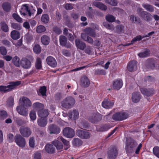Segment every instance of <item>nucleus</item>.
Returning <instances> with one entry per match:
<instances>
[{
  "mask_svg": "<svg viewBox=\"0 0 159 159\" xmlns=\"http://www.w3.org/2000/svg\"><path fill=\"white\" fill-rule=\"evenodd\" d=\"M75 103V100L73 97H67L61 102V105L65 108L70 109L74 106Z\"/></svg>",
  "mask_w": 159,
  "mask_h": 159,
  "instance_id": "obj_1",
  "label": "nucleus"
},
{
  "mask_svg": "<svg viewBox=\"0 0 159 159\" xmlns=\"http://www.w3.org/2000/svg\"><path fill=\"white\" fill-rule=\"evenodd\" d=\"M137 11L138 14L147 22H149L152 20V17L151 14L146 11H143L142 8H139Z\"/></svg>",
  "mask_w": 159,
  "mask_h": 159,
  "instance_id": "obj_2",
  "label": "nucleus"
},
{
  "mask_svg": "<svg viewBox=\"0 0 159 159\" xmlns=\"http://www.w3.org/2000/svg\"><path fill=\"white\" fill-rule=\"evenodd\" d=\"M103 116L97 112L91 114L89 116L88 120L89 121L93 124H97L102 119Z\"/></svg>",
  "mask_w": 159,
  "mask_h": 159,
  "instance_id": "obj_3",
  "label": "nucleus"
},
{
  "mask_svg": "<svg viewBox=\"0 0 159 159\" xmlns=\"http://www.w3.org/2000/svg\"><path fill=\"white\" fill-rule=\"evenodd\" d=\"M138 144L137 142L134 139L130 138L128 140L125 150L127 153H130L134 152V149L136 147Z\"/></svg>",
  "mask_w": 159,
  "mask_h": 159,
  "instance_id": "obj_4",
  "label": "nucleus"
},
{
  "mask_svg": "<svg viewBox=\"0 0 159 159\" xmlns=\"http://www.w3.org/2000/svg\"><path fill=\"white\" fill-rule=\"evenodd\" d=\"M129 117V114L124 112H117L113 114L112 119L115 121H121L124 120Z\"/></svg>",
  "mask_w": 159,
  "mask_h": 159,
  "instance_id": "obj_5",
  "label": "nucleus"
},
{
  "mask_svg": "<svg viewBox=\"0 0 159 159\" xmlns=\"http://www.w3.org/2000/svg\"><path fill=\"white\" fill-rule=\"evenodd\" d=\"M15 142L20 147L23 148L26 144L25 139L20 134H16L14 138Z\"/></svg>",
  "mask_w": 159,
  "mask_h": 159,
  "instance_id": "obj_6",
  "label": "nucleus"
},
{
  "mask_svg": "<svg viewBox=\"0 0 159 159\" xmlns=\"http://www.w3.org/2000/svg\"><path fill=\"white\" fill-rule=\"evenodd\" d=\"M118 154V149L115 146H111L107 153L109 159H115Z\"/></svg>",
  "mask_w": 159,
  "mask_h": 159,
  "instance_id": "obj_7",
  "label": "nucleus"
},
{
  "mask_svg": "<svg viewBox=\"0 0 159 159\" xmlns=\"http://www.w3.org/2000/svg\"><path fill=\"white\" fill-rule=\"evenodd\" d=\"M63 135L68 138H71L73 137L75 134L74 130L69 127H66L64 128L63 130Z\"/></svg>",
  "mask_w": 159,
  "mask_h": 159,
  "instance_id": "obj_8",
  "label": "nucleus"
},
{
  "mask_svg": "<svg viewBox=\"0 0 159 159\" xmlns=\"http://www.w3.org/2000/svg\"><path fill=\"white\" fill-rule=\"evenodd\" d=\"M21 135L24 137H29L31 134L32 131L30 128L26 126H21L19 129Z\"/></svg>",
  "mask_w": 159,
  "mask_h": 159,
  "instance_id": "obj_9",
  "label": "nucleus"
},
{
  "mask_svg": "<svg viewBox=\"0 0 159 159\" xmlns=\"http://www.w3.org/2000/svg\"><path fill=\"white\" fill-rule=\"evenodd\" d=\"M76 134L78 136L83 139H88L90 136V133L85 130L78 129L76 131Z\"/></svg>",
  "mask_w": 159,
  "mask_h": 159,
  "instance_id": "obj_10",
  "label": "nucleus"
},
{
  "mask_svg": "<svg viewBox=\"0 0 159 159\" xmlns=\"http://www.w3.org/2000/svg\"><path fill=\"white\" fill-rule=\"evenodd\" d=\"M59 42L60 45L62 47L67 48L71 47V44L69 42H67V38L64 35L60 36Z\"/></svg>",
  "mask_w": 159,
  "mask_h": 159,
  "instance_id": "obj_11",
  "label": "nucleus"
},
{
  "mask_svg": "<svg viewBox=\"0 0 159 159\" xmlns=\"http://www.w3.org/2000/svg\"><path fill=\"white\" fill-rule=\"evenodd\" d=\"M114 102V100L111 101L107 98H105L102 103V105L104 108L111 109L113 107Z\"/></svg>",
  "mask_w": 159,
  "mask_h": 159,
  "instance_id": "obj_12",
  "label": "nucleus"
},
{
  "mask_svg": "<svg viewBox=\"0 0 159 159\" xmlns=\"http://www.w3.org/2000/svg\"><path fill=\"white\" fill-rule=\"evenodd\" d=\"M140 90L143 94L147 97H149L154 94V90L152 88L147 89L141 88Z\"/></svg>",
  "mask_w": 159,
  "mask_h": 159,
  "instance_id": "obj_13",
  "label": "nucleus"
},
{
  "mask_svg": "<svg viewBox=\"0 0 159 159\" xmlns=\"http://www.w3.org/2000/svg\"><path fill=\"white\" fill-rule=\"evenodd\" d=\"M137 62L135 60H132L128 63L127 66V68L130 72L134 71L137 70Z\"/></svg>",
  "mask_w": 159,
  "mask_h": 159,
  "instance_id": "obj_14",
  "label": "nucleus"
},
{
  "mask_svg": "<svg viewBox=\"0 0 159 159\" xmlns=\"http://www.w3.org/2000/svg\"><path fill=\"white\" fill-rule=\"evenodd\" d=\"M8 85L6 86L8 92L12 91L16 87L18 86L21 84L20 81H11L8 83Z\"/></svg>",
  "mask_w": 159,
  "mask_h": 159,
  "instance_id": "obj_15",
  "label": "nucleus"
},
{
  "mask_svg": "<svg viewBox=\"0 0 159 159\" xmlns=\"http://www.w3.org/2000/svg\"><path fill=\"white\" fill-rule=\"evenodd\" d=\"M18 112L20 115L26 116L28 114V111L27 108L22 105L18 106L16 107Z\"/></svg>",
  "mask_w": 159,
  "mask_h": 159,
  "instance_id": "obj_16",
  "label": "nucleus"
},
{
  "mask_svg": "<svg viewBox=\"0 0 159 159\" xmlns=\"http://www.w3.org/2000/svg\"><path fill=\"white\" fill-rule=\"evenodd\" d=\"M49 132L50 134H59L60 131V129L57 126L52 124L49 125L48 127Z\"/></svg>",
  "mask_w": 159,
  "mask_h": 159,
  "instance_id": "obj_17",
  "label": "nucleus"
},
{
  "mask_svg": "<svg viewBox=\"0 0 159 159\" xmlns=\"http://www.w3.org/2000/svg\"><path fill=\"white\" fill-rule=\"evenodd\" d=\"M46 61L47 64L53 68L56 66L57 61L53 57L51 56L48 57L46 59Z\"/></svg>",
  "mask_w": 159,
  "mask_h": 159,
  "instance_id": "obj_18",
  "label": "nucleus"
},
{
  "mask_svg": "<svg viewBox=\"0 0 159 159\" xmlns=\"http://www.w3.org/2000/svg\"><path fill=\"white\" fill-rule=\"evenodd\" d=\"M21 66L24 68L28 69L31 66L30 61L27 58H24L22 59L21 63Z\"/></svg>",
  "mask_w": 159,
  "mask_h": 159,
  "instance_id": "obj_19",
  "label": "nucleus"
},
{
  "mask_svg": "<svg viewBox=\"0 0 159 159\" xmlns=\"http://www.w3.org/2000/svg\"><path fill=\"white\" fill-rule=\"evenodd\" d=\"M111 127L108 124H105L96 127V130L99 132H103L107 131Z\"/></svg>",
  "mask_w": 159,
  "mask_h": 159,
  "instance_id": "obj_20",
  "label": "nucleus"
},
{
  "mask_svg": "<svg viewBox=\"0 0 159 159\" xmlns=\"http://www.w3.org/2000/svg\"><path fill=\"white\" fill-rule=\"evenodd\" d=\"M123 82L121 79H117L113 81V87L114 89L119 90L122 86Z\"/></svg>",
  "mask_w": 159,
  "mask_h": 159,
  "instance_id": "obj_21",
  "label": "nucleus"
},
{
  "mask_svg": "<svg viewBox=\"0 0 159 159\" xmlns=\"http://www.w3.org/2000/svg\"><path fill=\"white\" fill-rule=\"evenodd\" d=\"M75 44L77 48L80 50H84L86 48L85 43L79 39L75 40Z\"/></svg>",
  "mask_w": 159,
  "mask_h": 159,
  "instance_id": "obj_22",
  "label": "nucleus"
},
{
  "mask_svg": "<svg viewBox=\"0 0 159 159\" xmlns=\"http://www.w3.org/2000/svg\"><path fill=\"white\" fill-rule=\"evenodd\" d=\"M80 84L82 86L87 87L89 85L90 82L86 76H84L81 78Z\"/></svg>",
  "mask_w": 159,
  "mask_h": 159,
  "instance_id": "obj_23",
  "label": "nucleus"
},
{
  "mask_svg": "<svg viewBox=\"0 0 159 159\" xmlns=\"http://www.w3.org/2000/svg\"><path fill=\"white\" fill-rule=\"evenodd\" d=\"M141 95L139 92H134L132 94L131 99L133 102L137 103L141 98Z\"/></svg>",
  "mask_w": 159,
  "mask_h": 159,
  "instance_id": "obj_24",
  "label": "nucleus"
},
{
  "mask_svg": "<svg viewBox=\"0 0 159 159\" xmlns=\"http://www.w3.org/2000/svg\"><path fill=\"white\" fill-rule=\"evenodd\" d=\"M46 87L45 86H41L38 90H37V93L39 96H46Z\"/></svg>",
  "mask_w": 159,
  "mask_h": 159,
  "instance_id": "obj_25",
  "label": "nucleus"
},
{
  "mask_svg": "<svg viewBox=\"0 0 159 159\" xmlns=\"http://www.w3.org/2000/svg\"><path fill=\"white\" fill-rule=\"evenodd\" d=\"M22 100L23 103V105L27 108L30 107L32 105V103L30 100L27 97H23L22 98Z\"/></svg>",
  "mask_w": 159,
  "mask_h": 159,
  "instance_id": "obj_26",
  "label": "nucleus"
},
{
  "mask_svg": "<svg viewBox=\"0 0 159 159\" xmlns=\"http://www.w3.org/2000/svg\"><path fill=\"white\" fill-rule=\"evenodd\" d=\"M45 151L49 154L53 153L55 151V148L53 145L51 144H47L45 147Z\"/></svg>",
  "mask_w": 159,
  "mask_h": 159,
  "instance_id": "obj_27",
  "label": "nucleus"
},
{
  "mask_svg": "<svg viewBox=\"0 0 159 159\" xmlns=\"http://www.w3.org/2000/svg\"><path fill=\"white\" fill-rule=\"evenodd\" d=\"M156 61L153 58L149 59L147 61V66L149 69H153L155 67Z\"/></svg>",
  "mask_w": 159,
  "mask_h": 159,
  "instance_id": "obj_28",
  "label": "nucleus"
},
{
  "mask_svg": "<svg viewBox=\"0 0 159 159\" xmlns=\"http://www.w3.org/2000/svg\"><path fill=\"white\" fill-rule=\"evenodd\" d=\"M48 114L49 113L47 110L43 109L39 110L38 113V115L39 117L46 118L48 116Z\"/></svg>",
  "mask_w": 159,
  "mask_h": 159,
  "instance_id": "obj_29",
  "label": "nucleus"
},
{
  "mask_svg": "<svg viewBox=\"0 0 159 159\" xmlns=\"http://www.w3.org/2000/svg\"><path fill=\"white\" fill-rule=\"evenodd\" d=\"M47 120L46 118H41L37 120V123L39 126L41 127H44L47 123Z\"/></svg>",
  "mask_w": 159,
  "mask_h": 159,
  "instance_id": "obj_30",
  "label": "nucleus"
},
{
  "mask_svg": "<svg viewBox=\"0 0 159 159\" xmlns=\"http://www.w3.org/2000/svg\"><path fill=\"white\" fill-rule=\"evenodd\" d=\"M69 114L70 118H73L74 120H76L77 119L79 116V112L76 110H73L72 111H70L69 112Z\"/></svg>",
  "mask_w": 159,
  "mask_h": 159,
  "instance_id": "obj_31",
  "label": "nucleus"
},
{
  "mask_svg": "<svg viewBox=\"0 0 159 159\" xmlns=\"http://www.w3.org/2000/svg\"><path fill=\"white\" fill-rule=\"evenodd\" d=\"M93 4L94 6L102 10L106 11L107 8L105 5L99 2H94Z\"/></svg>",
  "mask_w": 159,
  "mask_h": 159,
  "instance_id": "obj_32",
  "label": "nucleus"
},
{
  "mask_svg": "<svg viewBox=\"0 0 159 159\" xmlns=\"http://www.w3.org/2000/svg\"><path fill=\"white\" fill-rule=\"evenodd\" d=\"M52 144L56 147L58 150L61 151L63 148V144L58 140H55L53 141L52 143Z\"/></svg>",
  "mask_w": 159,
  "mask_h": 159,
  "instance_id": "obj_33",
  "label": "nucleus"
},
{
  "mask_svg": "<svg viewBox=\"0 0 159 159\" xmlns=\"http://www.w3.org/2000/svg\"><path fill=\"white\" fill-rule=\"evenodd\" d=\"M50 38L46 35H43L41 37V40L42 43L44 45H48L50 41Z\"/></svg>",
  "mask_w": 159,
  "mask_h": 159,
  "instance_id": "obj_34",
  "label": "nucleus"
},
{
  "mask_svg": "<svg viewBox=\"0 0 159 159\" xmlns=\"http://www.w3.org/2000/svg\"><path fill=\"white\" fill-rule=\"evenodd\" d=\"M58 139L61 141L64 144V149L66 150L68 149L70 147L69 142L66 140L62 136H59L58 138Z\"/></svg>",
  "mask_w": 159,
  "mask_h": 159,
  "instance_id": "obj_35",
  "label": "nucleus"
},
{
  "mask_svg": "<svg viewBox=\"0 0 159 159\" xmlns=\"http://www.w3.org/2000/svg\"><path fill=\"white\" fill-rule=\"evenodd\" d=\"M41 20L42 22L44 24L48 23L50 21L49 15L47 14H43L41 17Z\"/></svg>",
  "mask_w": 159,
  "mask_h": 159,
  "instance_id": "obj_36",
  "label": "nucleus"
},
{
  "mask_svg": "<svg viewBox=\"0 0 159 159\" xmlns=\"http://www.w3.org/2000/svg\"><path fill=\"white\" fill-rule=\"evenodd\" d=\"M130 18V20L133 23L140 24L141 23V21L140 18L134 15H131Z\"/></svg>",
  "mask_w": 159,
  "mask_h": 159,
  "instance_id": "obj_37",
  "label": "nucleus"
},
{
  "mask_svg": "<svg viewBox=\"0 0 159 159\" xmlns=\"http://www.w3.org/2000/svg\"><path fill=\"white\" fill-rule=\"evenodd\" d=\"M23 8L24 10L25 11V12H22V11H20L21 14H23L24 16H25L26 15H28L29 16H31L32 13L30 11L29 8L27 4H25L23 6Z\"/></svg>",
  "mask_w": 159,
  "mask_h": 159,
  "instance_id": "obj_38",
  "label": "nucleus"
},
{
  "mask_svg": "<svg viewBox=\"0 0 159 159\" xmlns=\"http://www.w3.org/2000/svg\"><path fill=\"white\" fill-rule=\"evenodd\" d=\"M2 8L6 12H9L11 9V4L8 2H3L2 4Z\"/></svg>",
  "mask_w": 159,
  "mask_h": 159,
  "instance_id": "obj_39",
  "label": "nucleus"
},
{
  "mask_svg": "<svg viewBox=\"0 0 159 159\" xmlns=\"http://www.w3.org/2000/svg\"><path fill=\"white\" fill-rule=\"evenodd\" d=\"M11 36L13 39H17L20 38V34L18 31L13 30L11 32Z\"/></svg>",
  "mask_w": 159,
  "mask_h": 159,
  "instance_id": "obj_40",
  "label": "nucleus"
},
{
  "mask_svg": "<svg viewBox=\"0 0 159 159\" xmlns=\"http://www.w3.org/2000/svg\"><path fill=\"white\" fill-rule=\"evenodd\" d=\"M85 32L87 34L92 37H95V33L94 30L91 28H86L84 30Z\"/></svg>",
  "mask_w": 159,
  "mask_h": 159,
  "instance_id": "obj_41",
  "label": "nucleus"
},
{
  "mask_svg": "<svg viewBox=\"0 0 159 159\" xmlns=\"http://www.w3.org/2000/svg\"><path fill=\"white\" fill-rule=\"evenodd\" d=\"M142 5L145 9L150 12H153L154 11L153 7L151 5L143 3Z\"/></svg>",
  "mask_w": 159,
  "mask_h": 159,
  "instance_id": "obj_42",
  "label": "nucleus"
},
{
  "mask_svg": "<svg viewBox=\"0 0 159 159\" xmlns=\"http://www.w3.org/2000/svg\"><path fill=\"white\" fill-rule=\"evenodd\" d=\"M150 52L149 50L146 49L144 52L139 53L138 56L141 58L146 57L149 56Z\"/></svg>",
  "mask_w": 159,
  "mask_h": 159,
  "instance_id": "obj_43",
  "label": "nucleus"
},
{
  "mask_svg": "<svg viewBox=\"0 0 159 159\" xmlns=\"http://www.w3.org/2000/svg\"><path fill=\"white\" fill-rule=\"evenodd\" d=\"M42 61L40 58L38 57L36 59L35 67L37 70H40L42 68Z\"/></svg>",
  "mask_w": 159,
  "mask_h": 159,
  "instance_id": "obj_44",
  "label": "nucleus"
},
{
  "mask_svg": "<svg viewBox=\"0 0 159 159\" xmlns=\"http://www.w3.org/2000/svg\"><path fill=\"white\" fill-rule=\"evenodd\" d=\"M72 143L73 145L76 146H80L83 143L82 141L80 139L75 138L72 141Z\"/></svg>",
  "mask_w": 159,
  "mask_h": 159,
  "instance_id": "obj_45",
  "label": "nucleus"
},
{
  "mask_svg": "<svg viewBox=\"0 0 159 159\" xmlns=\"http://www.w3.org/2000/svg\"><path fill=\"white\" fill-rule=\"evenodd\" d=\"M12 62L13 64L17 67L20 66V60L17 56H15L12 60Z\"/></svg>",
  "mask_w": 159,
  "mask_h": 159,
  "instance_id": "obj_46",
  "label": "nucleus"
},
{
  "mask_svg": "<svg viewBox=\"0 0 159 159\" xmlns=\"http://www.w3.org/2000/svg\"><path fill=\"white\" fill-rule=\"evenodd\" d=\"M0 25L2 30L5 32L8 31L9 29L8 25L4 21L1 22Z\"/></svg>",
  "mask_w": 159,
  "mask_h": 159,
  "instance_id": "obj_47",
  "label": "nucleus"
},
{
  "mask_svg": "<svg viewBox=\"0 0 159 159\" xmlns=\"http://www.w3.org/2000/svg\"><path fill=\"white\" fill-rule=\"evenodd\" d=\"M8 116L7 112L4 110H0V120H3Z\"/></svg>",
  "mask_w": 159,
  "mask_h": 159,
  "instance_id": "obj_48",
  "label": "nucleus"
},
{
  "mask_svg": "<svg viewBox=\"0 0 159 159\" xmlns=\"http://www.w3.org/2000/svg\"><path fill=\"white\" fill-rule=\"evenodd\" d=\"M34 52L37 54H39L41 51L40 46L38 44H35L33 47Z\"/></svg>",
  "mask_w": 159,
  "mask_h": 159,
  "instance_id": "obj_49",
  "label": "nucleus"
},
{
  "mask_svg": "<svg viewBox=\"0 0 159 159\" xmlns=\"http://www.w3.org/2000/svg\"><path fill=\"white\" fill-rule=\"evenodd\" d=\"M80 126L82 128H89V123L87 121L85 120H82L80 123Z\"/></svg>",
  "mask_w": 159,
  "mask_h": 159,
  "instance_id": "obj_50",
  "label": "nucleus"
},
{
  "mask_svg": "<svg viewBox=\"0 0 159 159\" xmlns=\"http://www.w3.org/2000/svg\"><path fill=\"white\" fill-rule=\"evenodd\" d=\"M46 30L45 27L43 25H39L37 27L36 32L38 33H41Z\"/></svg>",
  "mask_w": 159,
  "mask_h": 159,
  "instance_id": "obj_51",
  "label": "nucleus"
},
{
  "mask_svg": "<svg viewBox=\"0 0 159 159\" xmlns=\"http://www.w3.org/2000/svg\"><path fill=\"white\" fill-rule=\"evenodd\" d=\"M106 20L109 22H112L115 20V17L112 15L108 14L105 17Z\"/></svg>",
  "mask_w": 159,
  "mask_h": 159,
  "instance_id": "obj_52",
  "label": "nucleus"
},
{
  "mask_svg": "<svg viewBox=\"0 0 159 159\" xmlns=\"http://www.w3.org/2000/svg\"><path fill=\"white\" fill-rule=\"evenodd\" d=\"M33 107L35 108L41 110L44 107L43 104L39 102H36L33 104Z\"/></svg>",
  "mask_w": 159,
  "mask_h": 159,
  "instance_id": "obj_53",
  "label": "nucleus"
},
{
  "mask_svg": "<svg viewBox=\"0 0 159 159\" xmlns=\"http://www.w3.org/2000/svg\"><path fill=\"white\" fill-rule=\"evenodd\" d=\"M94 74L96 75H105L106 72L103 69H98L95 70Z\"/></svg>",
  "mask_w": 159,
  "mask_h": 159,
  "instance_id": "obj_54",
  "label": "nucleus"
},
{
  "mask_svg": "<svg viewBox=\"0 0 159 159\" xmlns=\"http://www.w3.org/2000/svg\"><path fill=\"white\" fill-rule=\"evenodd\" d=\"M11 26L12 28L14 29L20 30L21 29V26L20 24L12 23L11 24Z\"/></svg>",
  "mask_w": 159,
  "mask_h": 159,
  "instance_id": "obj_55",
  "label": "nucleus"
},
{
  "mask_svg": "<svg viewBox=\"0 0 159 159\" xmlns=\"http://www.w3.org/2000/svg\"><path fill=\"white\" fill-rule=\"evenodd\" d=\"M153 154L159 158V147L156 146L153 149Z\"/></svg>",
  "mask_w": 159,
  "mask_h": 159,
  "instance_id": "obj_56",
  "label": "nucleus"
},
{
  "mask_svg": "<svg viewBox=\"0 0 159 159\" xmlns=\"http://www.w3.org/2000/svg\"><path fill=\"white\" fill-rule=\"evenodd\" d=\"M26 41L28 43H30L33 41V37L32 35L27 34L25 35Z\"/></svg>",
  "mask_w": 159,
  "mask_h": 159,
  "instance_id": "obj_57",
  "label": "nucleus"
},
{
  "mask_svg": "<svg viewBox=\"0 0 159 159\" xmlns=\"http://www.w3.org/2000/svg\"><path fill=\"white\" fill-rule=\"evenodd\" d=\"M7 104L9 107L12 106L14 104V98L11 97L8 98L7 101Z\"/></svg>",
  "mask_w": 159,
  "mask_h": 159,
  "instance_id": "obj_58",
  "label": "nucleus"
},
{
  "mask_svg": "<svg viewBox=\"0 0 159 159\" xmlns=\"http://www.w3.org/2000/svg\"><path fill=\"white\" fill-rule=\"evenodd\" d=\"M106 2L111 6H116L117 4L116 0H105Z\"/></svg>",
  "mask_w": 159,
  "mask_h": 159,
  "instance_id": "obj_59",
  "label": "nucleus"
},
{
  "mask_svg": "<svg viewBox=\"0 0 159 159\" xmlns=\"http://www.w3.org/2000/svg\"><path fill=\"white\" fill-rule=\"evenodd\" d=\"M63 95L61 92H59L56 93L54 96V98L56 100H60L63 98Z\"/></svg>",
  "mask_w": 159,
  "mask_h": 159,
  "instance_id": "obj_60",
  "label": "nucleus"
},
{
  "mask_svg": "<svg viewBox=\"0 0 159 159\" xmlns=\"http://www.w3.org/2000/svg\"><path fill=\"white\" fill-rule=\"evenodd\" d=\"M71 18L74 20H76L78 19L80 16L79 13L73 12L71 14Z\"/></svg>",
  "mask_w": 159,
  "mask_h": 159,
  "instance_id": "obj_61",
  "label": "nucleus"
},
{
  "mask_svg": "<svg viewBox=\"0 0 159 159\" xmlns=\"http://www.w3.org/2000/svg\"><path fill=\"white\" fill-rule=\"evenodd\" d=\"M13 18L17 21L19 22H21L22 21V19L17 14L14 13L12 15Z\"/></svg>",
  "mask_w": 159,
  "mask_h": 159,
  "instance_id": "obj_62",
  "label": "nucleus"
},
{
  "mask_svg": "<svg viewBox=\"0 0 159 159\" xmlns=\"http://www.w3.org/2000/svg\"><path fill=\"white\" fill-rule=\"evenodd\" d=\"M30 116L31 120H35L36 118V113L34 111H31L30 113Z\"/></svg>",
  "mask_w": 159,
  "mask_h": 159,
  "instance_id": "obj_63",
  "label": "nucleus"
},
{
  "mask_svg": "<svg viewBox=\"0 0 159 159\" xmlns=\"http://www.w3.org/2000/svg\"><path fill=\"white\" fill-rule=\"evenodd\" d=\"M64 8L67 10H70L73 9V5L71 3H66L65 5Z\"/></svg>",
  "mask_w": 159,
  "mask_h": 159,
  "instance_id": "obj_64",
  "label": "nucleus"
}]
</instances>
